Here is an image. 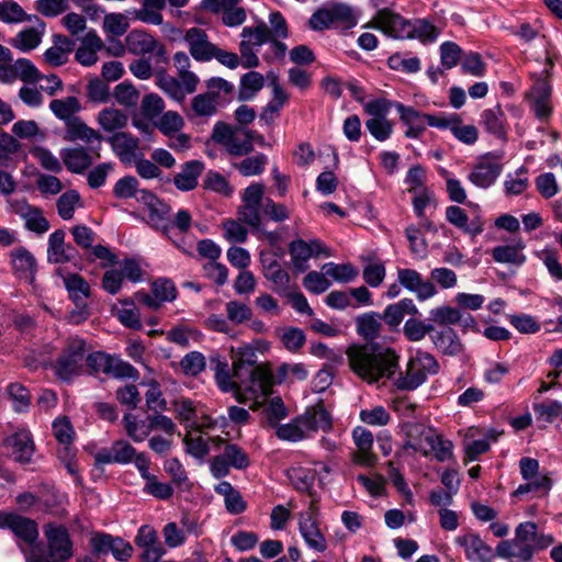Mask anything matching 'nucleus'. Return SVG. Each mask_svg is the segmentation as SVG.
<instances>
[{"instance_id": "nucleus-1", "label": "nucleus", "mask_w": 562, "mask_h": 562, "mask_svg": "<svg viewBox=\"0 0 562 562\" xmlns=\"http://www.w3.org/2000/svg\"><path fill=\"white\" fill-rule=\"evenodd\" d=\"M346 356L351 371L369 384L392 379L398 370L396 351L378 342L351 345Z\"/></svg>"}, {"instance_id": "nucleus-2", "label": "nucleus", "mask_w": 562, "mask_h": 562, "mask_svg": "<svg viewBox=\"0 0 562 562\" xmlns=\"http://www.w3.org/2000/svg\"><path fill=\"white\" fill-rule=\"evenodd\" d=\"M232 370L237 384L252 396L266 397L272 393L273 375L268 366L232 363Z\"/></svg>"}, {"instance_id": "nucleus-3", "label": "nucleus", "mask_w": 562, "mask_h": 562, "mask_svg": "<svg viewBox=\"0 0 562 562\" xmlns=\"http://www.w3.org/2000/svg\"><path fill=\"white\" fill-rule=\"evenodd\" d=\"M87 352V344L82 338L69 337L56 359L54 370L58 379L70 381L82 371V361Z\"/></svg>"}, {"instance_id": "nucleus-4", "label": "nucleus", "mask_w": 562, "mask_h": 562, "mask_svg": "<svg viewBox=\"0 0 562 562\" xmlns=\"http://www.w3.org/2000/svg\"><path fill=\"white\" fill-rule=\"evenodd\" d=\"M47 539V558L33 562H65L72 555V542L67 528L63 525L48 522L43 527Z\"/></svg>"}, {"instance_id": "nucleus-5", "label": "nucleus", "mask_w": 562, "mask_h": 562, "mask_svg": "<svg viewBox=\"0 0 562 562\" xmlns=\"http://www.w3.org/2000/svg\"><path fill=\"white\" fill-rule=\"evenodd\" d=\"M126 49L133 55L150 54L155 64H169L166 46L149 33L133 30L125 36Z\"/></svg>"}, {"instance_id": "nucleus-6", "label": "nucleus", "mask_w": 562, "mask_h": 562, "mask_svg": "<svg viewBox=\"0 0 562 562\" xmlns=\"http://www.w3.org/2000/svg\"><path fill=\"white\" fill-rule=\"evenodd\" d=\"M333 24H341L351 29L357 24V18L350 5L334 3L315 11L310 19V26L315 31L328 29Z\"/></svg>"}, {"instance_id": "nucleus-7", "label": "nucleus", "mask_w": 562, "mask_h": 562, "mask_svg": "<svg viewBox=\"0 0 562 562\" xmlns=\"http://www.w3.org/2000/svg\"><path fill=\"white\" fill-rule=\"evenodd\" d=\"M246 128L232 127L224 122H217L212 131V139L222 145L234 157H241L254 150L252 144L243 136Z\"/></svg>"}, {"instance_id": "nucleus-8", "label": "nucleus", "mask_w": 562, "mask_h": 562, "mask_svg": "<svg viewBox=\"0 0 562 562\" xmlns=\"http://www.w3.org/2000/svg\"><path fill=\"white\" fill-rule=\"evenodd\" d=\"M412 21L405 20L389 9L379 10L373 20L366 27L381 30L384 34L398 38H412Z\"/></svg>"}, {"instance_id": "nucleus-9", "label": "nucleus", "mask_w": 562, "mask_h": 562, "mask_svg": "<svg viewBox=\"0 0 562 562\" xmlns=\"http://www.w3.org/2000/svg\"><path fill=\"white\" fill-rule=\"evenodd\" d=\"M402 431L405 434V449H412L420 452L423 456H429L434 449L436 440V430L431 427L417 422H407L402 425Z\"/></svg>"}, {"instance_id": "nucleus-10", "label": "nucleus", "mask_w": 562, "mask_h": 562, "mask_svg": "<svg viewBox=\"0 0 562 562\" xmlns=\"http://www.w3.org/2000/svg\"><path fill=\"white\" fill-rule=\"evenodd\" d=\"M263 193L265 186L261 183H252L245 189L243 205L238 209L239 221L254 228H259L261 224L260 209L263 210Z\"/></svg>"}, {"instance_id": "nucleus-11", "label": "nucleus", "mask_w": 562, "mask_h": 562, "mask_svg": "<svg viewBox=\"0 0 562 562\" xmlns=\"http://www.w3.org/2000/svg\"><path fill=\"white\" fill-rule=\"evenodd\" d=\"M10 212L24 220L27 231L42 235L49 229V222L43 215L42 209L27 203L25 199L8 200Z\"/></svg>"}, {"instance_id": "nucleus-12", "label": "nucleus", "mask_w": 562, "mask_h": 562, "mask_svg": "<svg viewBox=\"0 0 562 562\" xmlns=\"http://www.w3.org/2000/svg\"><path fill=\"white\" fill-rule=\"evenodd\" d=\"M92 552L97 555H112L122 562H126L133 554V547L120 537L108 533H97L90 539Z\"/></svg>"}, {"instance_id": "nucleus-13", "label": "nucleus", "mask_w": 562, "mask_h": 562, "mask_svg": "<svg viewBox=\"0 0 562 562\" xmlns=\"http://www.w3.org/2000/svg\"><path fill=\"white\" fill-rule=\"evenodd\" d=\"M5 453L13 461L21 464H29L35 451L32 436L26 430H20L3 440Z\"/></svg>"}, {"instance_id": "nucleus-14", "label": "nucleus", "mask_w": 562, "mask_h": 562, "mask_svg": "<svg viewBox=\"0 0 562 562\" xmlns=\"http://www.w3.org/2000/svg\"><path fill=\"white\" fill-rule=\"evenodd\" d=\"M299 529L306 544L311 549L317 552H324L326 550L327 542L318 528L316 512L313 505L305 513L301 514Z\"/></svg>"}, {"instance_id": "nucleus-15", "label": "nucleus", "mask_w": 562, "mask_h": 562, "mask_svg": "<svg viewBox=\"0 0 562 562\" xmlns=\"http://www.w3.org/2000/svg\"><path fill=\"white\" fill-rule=\"evenodd\" d=\"M135 544L143 549L140 555L143 562H158L166 552L157 531L148 525H144L138 529Z\"/></svg>"}, {"instance_id": "nucleus-16", "label": "nucleus", "mask_w": 562, "mask_h": 562, "mask_svg": "<svg viewBox=\"0 0 562 562\" xmlns=\"http://www.w3.org/2000/svg\"><path fill=\"white\" fill-rule=\"evenodd\" d=\"M0 528H9L27 544H33L38 537L36 522L15 514H0Z\"/></svg>"}, {"instance_id": "nucleus-17", "label": "nucleus", "mask_w": 562, "mask_h": 562, "mask_svg": "<svg viewBox=\"0 0 562 562\" xmlns=\"http://www.w3.org/2000/svg\"><path fill=\"white\" fill-rule=\"evenodd\" d=\"M397 280L405 289L415 292L420 301L430 299L437 293L434 283L423 280L420 273L414 269H398Z\"/></svg>"}, {"instance_id": "nucleus-18", "label": "nucleus", "mask_w": 562, "mask_h": 562, "mask_svg": "<svg viewBox=\"0 0 562 562\" xmlns=\"http://www.w3.org/2000/svg\"><path fill=\"white\" fill-rule=\"evenodd\" d=\"M168 64H156V86L172 100L182 103L188 93L184 82L168 74Z\"/></svg>"}, {"instance_id": "nucleus-19", "label": "nucleus", "mask_w": 562, "mask_h": 562, "mask_svg": "<svg viewBox=\"0 0 562 562\" xmlns=\"http://www.w3.org/2000/svg\"><path fill=\"white\" fill-rule=\"evenodd\" d=\"M394 108L400 114L401 122L407 126L405 136L407 138H419L426 131L428 114L419 112L413 106L404 105L401 102H395Z\"/></svg>"}, {"instance_id": "nucleus-20", "label": "nucleus", "mask_w": 562, "mask_h": 562, "mask_svg": "<svg viewBox=\"0 0 562 562\" xmlns=\"http://www.w3.org/2000/svg\"><path fill=\"white\" fill-rule=\"evenodd\" d=\"M456 543L464 548L467 559L473 562H488L495 555L492 547L476 533L459 536L456 538Z\"/></svg>"}, {"instance_id": "nucleus-21", "label": "nucleus", "mask_w": 562, "mask_h": 562, "mask_svg": "<svg viewBox=\"0 0 562 562\" xmlns=\"http://www.w3.org/2000/svg\"><path fill=\"white\" fill-rule=\"evenodd\" d=\"M263 277L272 283V290L279 295L286 294L291 289V278L281 263L272 258H260Z\"/></svg>"}, {"instance_id": "nucleus-22", "label": "nucleus", "mask_w": 562, "mask_h": 562, "mask_svg": "<svg viewBox=\"0 0 562 562\" xmlns=\"http://www.w3.org/2000/svg\"><path fill=\"white\" fill-rule=\"evenodd\" d=\"M191 56L198 61H207L213 58L216 46L209 42L205 31L199 27L190 29L186 34Z\"/></svg>"}, {"instance_id": "nucleus-23", "label": "nucleus", "mask_w": 562, "mask_h": 562, "mask_svg": "<svg viewBox=\"0 0 562 562\" xmlns=\"http://www.w3.org/2000/svg\"><path fill=\"white\" fill-rule=\"evenodd\" d=\"M65 139L69 142L82 140L87 144H92L93 142L98 143V147H91V150L95 153V156L100 157V144L102 142V136L95 130L89 127L80 117L71 119L66 124V135Z\"/></svg>"}, {"instance_id": "nucleus-24", "label": "nucleus", "mask_w": 562, "mask_h": 562, "mask_svg": "<svg viewBox=\"0 0 562 562\" xmlns=\"http://www.w3.org/2000/svg\"><path fill=\"white\" fill-rule=\"evenodd\" d=\"M106 142L111 145L113 153L123 164H131L135 160L139 144L137 137L125 132H117L108 137Z\"/></svg>"}, {"instance_id": "nucleus-25", "label": "nucleus", "mask_w": 562, "mask_h": 562, "mask_svg": "<svg viewBox=\"0 0 562 562\" xmlns=\"http://www.w3.org/2000/svg\"><path fill=\"white\" fill-rule=\"evenodd\" d=\"M490 156L491 154L477 162L469 175V180L479 188L486 189L491 187L502 172L503 166L498 162L488 161Z\"/></svg>"}, {"instance_id": "nucleus-26", "label": "nucleus", "mask_w": 562, "mask_h": 562, "mask_svg": "<svg viewBox=\"0 0 562 562\" xmlns=\"http://www.w3.org/2000/svg\"><path fill=\"white\" fill-rule=\"evenodd\" d=\"M382 316L378 312L363 313L356 317L357 334L367 342H376L383 330Z\"/></svg>"}, {"instance_id": "nucleus-27", "label": "nucleus", "mask_w": 562, "mask_h": 562, "mask_svg": "<svg viewBox=\"0 0 562 562\" xmlns=\"http://www.w3.org/2000/svg\"><path fill=\"white\" fill-rule=\"evenodd\" d=\"M446 218L450 224L473 237L480 235L484 231V221L480 216L474 217L469 223L467 212L457 205L447 207Z\"/></svg>"}, {"instance_id": "nucleus-28", "label": "nucleus", "mask_w": 562, "mask_h": 562, "mask_svg": "<svg viewBox=\"0 0 562 562\" xmlns=\"http://www.w3.org/2000/svg\"><path fill=\"white\" fill-rule=\"evenodd\" d=\"M352 438L358 447V452L353 454L355 462L366 465L374 464L375 456L371 452L373 445L372 432L358 426L352 431Z\"/></svg>"}, {"instance_id": "nucleus-29", "label": "nucleus", "mask_w": 562, "mask_h": 562, "mask_svg": "<svg viewBox=\"0 0 562 562\" xmlns=\"http://www.w3.org/2000/svg\"><path fill=\"white\" fill-rule=\"evenodd\" d=\"M204 170L200 160H190L182 165L181 171L173 177V183L180 191H191L196 188L198 179Z\"/></svg>"}, {"instance_id": "nucleus-30", "label": "nucleus", "mask_w": 562, "mask_h": 562, "mask_svg": "<svg viewBox=\"0 0 562 562\" xmlns=\"http://www.w3.org/2000/svg\"><path fill=\"white\" fill-rule=\"evenodd\" d=\"M60 156L66 168L77 175L83 173L93 162L89 150L82 146L65 148Z\"/></svg>"}, {"instance_id": "nucleus-31", "label": "nucleus", "mask_w": 562, "mask_h": 562, "mask_svg": "<svg viewBox=\"0 0 562 562\" xmlns=\"http://www.w3.org/2000/svg\"><path fill=\"white\" fill-rule=\"evenodd\" d=\"M45 30L46 23H38L32 27H26L11 38L10 44L21 52L33 50L41 44Z\"/></svg>"}, {"instance_id": "nucleus-32", "label": "nucleus", "mask_w": 562, "mask_h": 562, "mask_svg": "<svg viewBox=\"0 0 562 562\" xmlns=\"http://www.w3.org/2000/svg\"><path fill=\"white\" fill-rule=\"evenodd\" d=\"M308 430H329L331 428V418L323 404H317L306 409V412L296 419Z\"/></svg>"}, {"instance_id": "nucleus-33", "label": "nucleus", "mask_w": 562, "mask_h": 562, "mask_svg": "<svg viewBox=\"0 0 562 562\" xmlns=\"http://www.w3.org/2000/svg\"><path fill=\"white\" fill-rule=\"evenodd\" d=\"M481 124L485 131L498 139H506V117L499 104L486 109L481 114Z\"/></svg>"}, {"instance_id": "nucleus-34", "label": "nucleus", "mask_w": 562, "mask_h": 562, "mask_svg": "<svg viewBox=\"0 0 562 562\" xmlns=\"http://www.w3.org/2000/svg\"><path fill=\"white\" fill-rule=\"evenodd\" d=\"M430 339L435 347L445 355L456 356L462 351L460 339L451 327L435 328Z\"/></svg>"}, {"instance_id": "nucleus-35", "label": "nucleus", "mask_w": 562, "mask_h": 562, "mask_svg": "<svg viewBox=\"0 0 562 562\" xmlns=\"http://www.w3.org/2000/svg\"><path fill=\"white\" fill-rule=\"evenodd\" d=\"M148 222L150 225L160 231L165 236L171 238L172 225L170 223L171 207L162 200L158 199L148 207Z\"/></svg>"}, {"instance_id": "nucleus-36", "label": "nucleus", "mask_w": 562, "mask_h": 562, "mask_svg": "<svg viewBox=\"0 0 562 562\" xmlns=\"http://www.w3.org/2000/svg\"><path fill=\"white\" fill-rule=\"evenodd\" d=\"M289 254L294 271L303 273L310 268L307 261L314 256V249L304 239L299 238L290 243Z\"/></svg>"}, {"instance_id": "nucleus-37", "label": "nucleus", "mask_w": 562, "mask_h": 562, "mask_svg": "<svg viewBox=\"0 0 562 562\" xmlns=\"http://www.w3.org/2000/svg\"><path fill=\"white\" fill-rule=\"evenodd\" d=\"M537 529L536 522L525 521L519 524L515 530L514 541L520 548L521 561L531 560V544L536 538Z\"/></svg>"}, {"instance_id": "nucleus-38", "label": "nucleus", "mask_w": 562, "mask_h": 562, "mask_svg": "<svg viewBox=\"0 0 562 562\" xmlns=\"http://www.w3.org/2000/svg\"><path fill=\"white\" fill-rule=\"evenodd\" d=\"M166 0H143V7L132 12L135 20L147 24L160 25L164 21L160 11L165 9Z\"/></svg>"}, {"instance_id": "nucleus-39", "label": "nucleus", "mask_w": 562, "mask_h": 562, "mask_svg": "<svg viewBox=\"0 0 562 562\" xmlns=\"http://www.w3.org/2000/svg\"><path fill=\"white\" fill-rule=\"evenodd\" d=\"M218 93L216 91H207L196 94L191 100V111L193 116L210 117L217 112Z\"/></svg>"}, {"instance_id": "nucleus-40", "label": "nucleus", "mask_w": 562, "mask_h": 562, "mask_svg": "<svg viewBox=\"0 0 562 562\" xmlns=\"http://www.w3.org/2000/svg\"><path fill=\"white\" fill-rule=\"evenodd\" d=\"M524 248L522 241H518L516 245L497 246L492 249V257L499 263L521 266L526 261V256L522 254Z\"/></svg>"}, {"instance_id": "nucleus-41", "label": "nucleus", "mask_w": 562, "mask_h": 562, "mask_svg": "<svg viewBox=\"0 0 562 562\" xmlns=\"http://www.w3.org/2000/svg\"><path fill=\"white\" fill-rule=\"evenodd\" d=\"M427 379V374L416 363L414 359H411L407 363L405 374L400 373L396 379L395 385L400 390L412 391L422 385Z\"/></svg>"}, {"instance_id": "nucleus-42", "label": "nucleus", "mask_w": 562, "mask_h": 562, "mask_svg": "<svg viewBox=\"0 0 562 562\" xmlns=\"http://www.w3.org/2000/svg\"><path fill=\"white\" fill-rule=\"evenodd\" d=\"M263 85L265 78L260 72L249 71L243 75L238 90V100H251L263 88Z\"/></svg>"}, {"instance_id": "nucleus-43", "label": "nucleus", "mask_w": 562, "mask_h": 562, "mask_svg": "<svg viewBox=\"0 0 562 562\" xmlns=\"http://www.w3.org/2000/svg\"><path fill=\"white\" fill-rule=\"evenodd\" d=\"M173 64L178 70L179 78L184 82L188 93H193L196 90L199 78L190 71V58L184 52H177L173 55Z\"/></svg>"}, {"instance_id": "nucleus-44", "label": "nucleus", "mask_w": 562, "mask_h": 562, "mask_svg": "<svg viewBox=\"0 0 562 562\" xmlns=\"http://www.w3.org/2000/svg\"><path fill=\"white\" fill-rule=\"evenodd\" d=\"M64 285L69 293V297L79 305L81 301L89 297V283L77 273H68L64 277Z\"/></svg>"}, {"instance_id": "nucleus-45", "label": "nucleus", "mask_w": 562, "mask_h": 562, "mask_svg": "<svg viewBox=\"0 0 562 562\" xmlns=\"http://www.w3.org/2000/svg\"><path fill=\"white\" fill-rule=\"evenodd\" d=\"M98 122L106 132H114L127 125L128 116L121 110L105 108L99 112Z\"/></svg>"}, {"instance_id": "nucleus-46", "label": "nucleus", "mask_w": 562, "mask_h": 562, "mask_svg": "<svg viewBox=\"0 0 562 562\" xmlns=\"http://www.w3.org/2000/svg\"><path fill=\"white\" fill-rule=\"evenodd\" d=\"M65 232L56 229L49 235L47 246V260L50 263H67L69 256L65 252Z\"/></svg>"}, {"instance_id": "nucleus-47", "label": "nucleus", "mask_w": 562, "mask_h": 562, "mask_svg": "<svg viewBox=\"0 0 562 562\" xmlns=\"http://www.w3.org/2000/svg\"><path fill=\"white\" fill-rule=\"evenodd\" d=\"M429 315V321L434 326L437 325L441 328L450 327V325L458 324L462 321V313L458 308L447 305L432 308Z\"/></svg>"}, {"instance_id": "nucleus-48", "label": "nucleus", "mask_w": 562, "mask_h": 562, "mask_svg": "<svg viewBox=\"0 0 562 562\" xmlns=\"http://www.w3.org/2000/svg\"><path fill=\"white\" fill-rule=\"evenodd\" d=\"M49 109L60 120L67 124L74 115L80 110V103L76 97H67L66 99H55L50 101Z\"/></svg>"}, {"instance_id": "nucleus-49", "label": "nucleus", "mask_w": 562, "mask_h": 562, "mask_svg": "<svg viewBox=\"0 0 562 562\" xmlns=\"http://www.w3.org/2000/svg\"><path fill=\"white\" fill-rule=\"evenodd\" d=\"M268 164V157L258 153L255 156L246 157L239 162L233 164V167L244 177L259 176L265 171Z\"/></svg>"}, {"instance_id": "nucleus-50", "label": "nucleus", "mask_w": 562, "mask_h": 562, "mask_svg": "<svg viewBox=\"0 0 562 562\" xmlns=\"http://www.w3.org/2000/svg\"><path fill=\"white\" fill-rule=\"evenodd\" d=\"M432 331H435V326L431 322L426 323L416 317L408 318L403 327V333L409 341H420L426 335L431 337Z\"/></svg>"}, {"instance_id": "nucleus-51", "label": "nucleus", "mask_w": 562, "mask_h": 562, "mask_svg": "<svg viewBox=\"0 0 562 562\" xmlns=\"http://www.w3.org/2000/svg\"><path fill=\"white\" fill-rule=\"evenodd\" d=\"M279 337L284 348L291 352H297L305 344V333L297 327H284L279 330Z\"/></svg>"}, {"instance_id": "nucleus-52", "label": "nucleus", "mask_w": 562, "mask_h": 562, "mask_svg": "<svg viewBox=\"0 0 562 562\" xmlns=\"http://www.w3.org/2000/svg\"><path fill=\"white\" fill-rule=\"evenodd\" d=\"M7 393L13 403V408L18 413L26 412L31 404L30 391L19 382L8 385Z\"/></svg>"}, {"instance_id": "nucleus-53", "label": "nucleus", "mask_w": 562, "mask_h": 562, "mask_svg": "<svg viewBox=\"0 0 562 562\" xmlns=\"http://www.w3.org/2000/svg\"><path fill=\"white\" fill-rule=\"evenodd\" d=\"M14 79L19 78L20 80L26 83H34L42 78L38 69L35 65L26 58H19L13 64Z\"/></svg>"}, {"instance_id": "nucleus-54", "label": "nucleus", "mask_w": 562, "mask_h": 562, "mask_svg": "<svg viewBox=\"0 0 562 562\" xmlns=\"http://www.w3.org/2000/svg\"><path fill=\"white\" fill-rule=\"evenodd\" d=\"M222 454L229 465L237 470H244L250 464L248 454L235 443H225Z\"/></svg>"}, {"instance_id": "nucleus-55", "label": "nucleus", "mask_w": 562, "mask_h": 562, "mask_svg": "<svg viewBox=\"0 0 562 562\" xmlns=\"http://www.w3.org/2000/svg\"><path fill=\"white\" fill-rule=\"evenodd\" d=\"M322 271L340 282H349L358 274V271L351 263L337 265L334 262H327L322 267Z\"/></svg>"}, {"instance_id": "nucleus-56", "label": "nucleus", "mask_w": 562, "mask_h": 562, "mask_svg": "<svg viewBox=\"0 0 562 562\" xmlns=\"http://www.w3.org/2000/svg\"><path fill=\"white\" fill-rule=\"evenodd\" d=\"M80 201V194L76 190H68L64 192L57 200L56 206L59 216L63 220H70L74 217L75 207Z\"/></svg>"}, {"instance_id": "nucleus-57", "label": "nucleus", "mask_w": 562, "mask_h": 562, "mask_svg": "<svg viewBox=\"0 0 562 562\" xmlns=\"http://www.w3.org/2000/svg\"><path fill=\"white\" fill-rule=\"evenodd\" d=\"M12 267L16 272L33 273L35 271L36 260L34 256L25 248H18L11 254Z\"/></svg>"}, {"instance_id": "nucleus-58", "label": "nucleus", "mask_w": 562, "mask_h": 562, "mask_svg": "<svg viewBox=\"0 0 562 562\" xmlns=\"http://www.w3.org/2000/svg\"><path fill=\"white\" fill-rule=\"evenodd\" d=\"M240 36L241 38L249 40V43L256 47L261 46L271 40L269 26L262 21L256 26L244 27Z\"/></svg>"}, {"instance_id": "nucleus-59", "label": "nucleus", "mask_w": 562, "mask_h": 562, "mask_svg": "<svg viewBox=\"0 0 562 562\" xmlns=\"http://www.w3.org/2000/svg\"><path fill=\"white\" fill-rule=\"evenodd\" d=\"M158 130L166 136H170L182 130L184 121L176 111H167L162 113L159 122L156 124Z\"/></svg>"}, {"instance_id": "nucleus-60", "label": "nucleus", "mask_w": 562, "mask_h": 562, "mask_svg": "<svg viewBox=\"0 0 562 562\" xmlns=\"http://www.w3.org/2000/svg\"><path fill=\"white\" fill-rule=\"evenodd\" d=\"M130 27L127 16L123 13H108L104 15L103 29L114 36L124 35Z\"/></svg>"}, {"instance_id": "nucleus-61", "label": "nucleus", "mask_w": 562, "mask_h": 562, "mask_svg": "<svg viewBox=\"0 0 562 562\" xmlns=\"http://www.w3.org/2000/svg\"><path fill=\"white\" fill-rule=\"evenodd\" d=\"M263 413L268 425L272 428L277 427L279 422L288 416V409L280 396L272 397Z\"/></svg>"}, {"instance_id": "nucleus-62", "label": "nucleus", "mask_w": 562, "mask_h": 562, "mask_svg": "<svg viewBox=\"0 0 562 562\" xmlns=\"http://www.w3.org/2000/svg\"><path fill=\"white\" fill-rule=\"evenodd\" d=\"M145 486L143 491L146 494L154 496L157 499L167 501L172 497L173 488L169 483H162L158 481L156 475L147 477L145 480Z\"/></svg>"}, {"instance_id": "nucleus-63", "label": "nucleus", "mask_w": 562, "mask_h": 562, "mask_svg": "<svg viewBox=\"0 0 562 562\" xmlns=\"http://www.w3.org/2000/svg\"><path fill=\"white\" fill-rule=\"evenodd\" d=\"M366 127L378 140H386L393 132V123L386 117H372L366 122Z\"/></svg>"}, {"instance_id": "nucleus-64", "label": "nucleus", "mask_w": 562, "mask_h": 562, "mask_svg": "<svg viewBox=\"0 0 562 562\" xmlns=\"http://www.w3.org/2000/svg\"><path fill=\"white\" fill-rule=\"evenodd\" d=\"M533 411L538 418H542L547 423H552L558 417L562 418V404L558 401L535 403Z\"/></svg>"}]
</instances>
